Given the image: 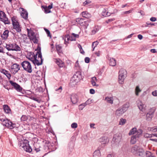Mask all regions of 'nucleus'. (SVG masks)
Instances as JSON below:
<instances>
[{"instance_id":"nucleus-52","label":"nucleus","mask_w":157,"mask_h":157,"mask_svg":"<svg viewBox=\"0 0 157 157\" xmlns=\"http://www.w3.org/2000/svg\"><path fill=\"white\" fill-rule=\"evenodd\" d=\"M5 75L9 79H10L11 75V74L9 73L8 71H7V72H6Z\"/></svg>"},{"instance_id":"nucleus-16","label":"nucleus","mask_w":157,"mask_h":157,"mask_svg":"<svg viewBox=\"0 0 157 157\" xmlns=\"http://www.w3.org/2000/svg\"><path fill=\"white\" fill-rule=\"evenodd\" d=\"M137 106L140 110L142 111L146 107L145 105L143 104L142 102L140 101H139L137 102Z\"/></svg>"},{"instance_id":"nucleus-41","label":"nucleus","mask_w":157,"mask_h":157,"mask_svg":"<svg viewBox=\"0 0 157 157\" xmlns=\"http://www.w3.org/2000/svg\"><path fill=\"white\" fill-rule=\"evenodd\" d=\"M126 121V120L125 119H124L121 118L120 119V121L119 122V125H123L124 124Z\"/></svg>"},{"instance_id":"nucleus-44","label":"nucleus","mask_w":157,"mask_h":157,"mask_svg":"<svg viewBox=\"0 0 157 157\" xmlns=\"http://www.w3.org/2000/svg\"><path fill=\"white\" fill-rule=\"evenodd\" d=\"M99 30L98 27H96L91 31L92 34H95Z\"/></svg>"},{"instance_id":"nucleus-24","label":"nucleus","mask_w":157,"mask_h":157,"mask_svg":"<svg viewBox=\"0 0 157 157\" xmlns=\"http://www.w3.org/2000/svg\"><path fill=\"white\" fill-rule=\"evenodd\" d=\"M98 80L95 77H94L91 78L90 82L93 86H98V85L96 84V82Z\"/></svg>"},{"instance_id":"nucleus-1","label":"nucleus","mask_w":157,"mask_h":157,"mask_svg":"<svg viewBox=\"0 0 157 157\" xmlns=\"http://www.w3.org/2000/svg\"><path fill=\"white\" fill-rule=\"evenodd\" d=\"M131 152L136 156L144 157L145 155L144 150L141 147L135 145L131 149Z\"/></svg>"},{"instance_id":"nucleus-33","label":"nucleus","mask_w":157,"mask_h":157,"mask_svg":"<svg viewBox=\"0 0 157 157\" xmlns=\"http://www.w3.org/2000/svg\"><path fill=\"white\" fill-rule=\"evenodd\" d=\"M4 46L8 51H13L12 44H6Z\"/></svg>"},{"instance_id":"nucleus-46","label":"nucleus","mask_w":157,"mask_h":157,"mask_svg":"<svg viewBox=\"0 0 157 157\" xmlns=\"http://www.w3.org/2000/svg\"><path fill=\"white\" fill-rule=\"evenodd\" d=\"M37 144H35V146L33 148V150L35 151L36 152H37L40 151V147H37Z\"/></svg>"},{"instance_id":"nucleus-37","label":"nucleus","mask_w":157,"mask_h":157,"mask_svg":"<svg viewBox=\"0 0 157 157\" xmlns=\"http://www.w3.org/2000/svg\"><path fill=\"white\" fill-rule=\"evenodd\" d=\"M101 154L100 151L99 150H96L93 153V156H97L98 157H99L101 156Z\"/></svg>"},{"instance_id":"nucleus-40","label":"nucleus","mask_w":157,"mask_h":157,"mask_svg":"<svg viewBox=\"0 0 157 157\" xmlns=\"http://www.w3.org/2000/svg\"><path fill=\"white\" fill-rule=\"evenodd\" d=\"M136 128H133L130 130L128 134L130 136L132 134H134L136 133Z\"/></svg>"},{"instance_id":"nucleus-56","label":"nucleus","mask_w":157,"mask_h":157,"mask_svg":"<svg viewBox=\"0 0 157 157\" xmlns=\"http://www.w3.org/2000/svg\"><path fill=\"white\" fill-rule=\"evenodd\" d=\"M133 10V9L132 8L128 11H124V12H123V13L124 14H129V13H131L132 12Z\"/></svg>"},{"instance_id":"nucleus-39","label":"nucleus","mask_w":157,"mask_h":157,"mask_svg":"<svg viewBox=\"0 0 157 157\" xmlns=\"http://www.w3.org/2000/svg\"><path fill=\"white\" fill-rule=\"evenodd\" d=\"M147 157H156L155 156L152 154L151 152L147 151L146 152Z\"/></svg>"},{"instance_id":"nucleus-13","label":"nucleus","mask_w":157,"mask_h":157,"mask_svg":"<svg viewBox=\"0 0 157 157\" xmlns=\"http://www.w3.org/2000/svg\"><path fill=\"white\" fill-rule=\"evenodd\" d=\"M54 59V61L59 67H63L64 66V63L59 58L55 59Z\"/></svg>"},{"instance_id":"nucleus-32","label":"nucleus","mask_w":157,"mask_h":157,"mask_svg":"<svg viewBox=\"0 0 157 157\" xmlns=\"http://www.w3.org/2000/svg\"><path fill=\"white\" fill-rule=\"evenodd\" d=\"M74 80H72V78H71L70 82V85L71 86L73 87L76 85V83L79 81H76L77 80L75 78Z\"/></svg>"},{"instance_id":"nucleus-36","label":"nucleus","mask_w":157,"mask_h":157,"mask_svg":"<svg viewBox=\"0 0 157 157\" xmlns=\"http://www.w3.org/2000/svg\"><path fill=\"white\" fill-rule=\"evenodd\" d=\"M56 47L57 52L59 55L62 53V47L61 46L59 45H57Z\"/></svg>"},{"instance_id":"nucleus-55","label":"nucleus","mask_w":157,"mask_h":157,"mask_svg":"<svg viewBox=\"0 0 157 157\" xmlns=\"http://www.w3.org/2000/svg\"><path fill=\"white\" fill-rule=\"evenodd\" d=\"M32 99L33 100L37 101V102L40 103L41 102V100L38 99L37 98L34 97H33L32 98Z\"/></svg>"},{"instance_id":"nucleus-14","label":"nucleus","mask_w":157,"mask_h":157,"mask_svg":"<svg viewBox=\"0 0 157 157\" xmlns=\"http://www.w3.org/2000/svg\"><path fill=\"white\" fill-rule=\"evenodd\" d=\"M99 141L100 142L101 144H105L108 143L109 140L107 137L103 136L99 139Z\"/></svg>"},{"instance_id":"nucleus-22","label":"nucleus","mask_w":157,"mask_h":157,"mask_svg":"<svg viewBox=\"0 0 157 157\" xmlns=\"http://www.w3.org/2000/svg\"><path fill=\"white\" fill-rule=\"evenodd\" d=\"M113 13H110L107 10L105 9H104L102 11V14L103 16L106 17L108 16H109Z\"/></svg>"},{"instance_id":"nucleus-20","label":"nucleus","mask_w":157,"mask_h":157,"mask_svg":"<svg viewBox=\"0 0 157 157\" xmlns=\"http://www.w3.org/2000/svg\"><path fill=\"white\" fill-rule=\"evenodd\" d=\"M109 64L112 66H115L116 65V62L115 59L113 58H110L109 59Z\"/></svg>"},{"instance_id":"nucleus-3","label":"nucleus","mask_w":157,"mask_h":157,"mask_svg":"<svg viewBox=\"0 0 157 157\" xmlns=\"http://www.w3.org/2000/svg\"><path fill=\"white\" fill-rule=\"evenodd\" d=\"M126 71L124 69H121L119 72L118 82L120 84H123L125 78L126 76Z\"/></svg>"},{"instance_id":"nucleus-11","label":"nucleus","mask_w":157,"mask_h":157,"mask_svg":"<svg viewBox=\"0 0 157 157\" xmlns=\"http://www.w3.org/2000/svg\"><path fill=\"white\" fill-rule=\"evenodd\" d=\"M76 79V81H79L80 79L82 78L81 72L80 71H78L75 73L72 77V80L73 79Z\"/></svg>"},{"instance_id":"nucleus-38","label":"nucleus","mask_w":157,"mask_h":157,"mask_svg":"<svg viewBox=\"0 0 157 157\" xmlns=\"http://www.w3.org/2000/svg\"><path fill=\"white\" fill-rule=\"evenodd\" d=\"M105 100H106L108 102L111 104H112L113 103V98L109 97H107L105 98Z\"/></svg>"},{"instance_id":"nucleus-61","label":"nucleus","mask_w":157,"mask_h":157,"mask_svg":"<svg viewBox=\"0 0 157 157\" xmlns=\"http://www.w3.org/2000/svg\"><path fill=\"white\" fill-rule=\"evenodd\" d=\"M7 71L4 69H1V72L2 73H3V74H4L5 75Z\"/></svg>"},{"instance_id":"nucleus-2","label":"nucleus","mask_w":157,"mask_h":157,"mask_svg":"<svg viewBox=\"0 0 157 157\" xmlns=\"http://www.w3.org/2000/svg\"><path fill=\"white\" fill-rule=\"evenodd\" d=\"M33 60H32V61L34 64H36L37 66L42 64L43 59L40 49L36 53V55L33 56Z\"/></svg>"},{"instance_id":"nucleus-17","label":"nucleus","mask_w":157,"mask_h":157,"mask_svg":"<svg viewBox=\"0 0 157 157\" xmlns=\"http://www.w3.org/2000/svg\"><path fill=\"white\" fill-rule=\"evenodd\" d=\"M29 144V141L26 139H23V140L21 141L20 143V146L22 148L25 147L27 144Z\"/></svg>"},{"instance_id":"nucleus-12","label":"nucleus","mask_w":157,"mask_h":157,"mask_svg":"<svg viewBox=\"0 0 157 157\" xmlns=\"http://www.w3.org/2000/svg\"><path fill=\"white\" fill-rule=\"evenodd\" d=\"M78 97L76 94H72L71 96V100L73 104H75L77 103L78 100Z\"/></svg>"},{"instance_id":"nucleus-34","label":"nucleus","mask_w":157,"mask_h":157,"mask_svg":"<svg viewBox=\"0 0 157 157\" xmlns=\"http://www.w3.org/2000/svg\"><path fill=\"white\" fill-rule=\"evenodd\" d=\"M141 91V90L140 89L139 86H136L135 89V94L137 96H138L139 95V93Z\"/></svg>"},{"instance_id":"nucleus-30","label":"nucleus","mask_w":157,"mask_h":157,"mask_svg":"<svg viewBox=\"0 0 157 157\" xmlns=\"http://www.w3.org/2000/svg\"><path fill=\"white\" fill-rule=\"evenodd\" d=\"M21 16L25 19L27 20L28 17V13L26 11H25L21 13Z\"/></svg>"},{"instance_id":"nucleus-57","label":"nucleus","mask_w":157,"mask_h":157,"mask_svg":"<svg viewBox=\"0 0 157 157\" xmlns=\"http://www.w3.org/2000/svg\"><path fill=\"white\" fill-rule=\"evenodd\" d=\"M150 131H151L152 132H156L157 131V127H154L152 128H150Z\"/></svg>"},{"instance_id":"nucleus-64","label":"nucleus","mask_w":157,"mask_h":157,"mask_svg":"<svg viewBox=\"0 0 157 157\" xmlns=\"http://www.w3.org/2000/svg\"><path fill=\"white\" fill-rule=\"evenodd\" d=\"M152 95L155 96H157V90H155L152 92Z\"/></svg>"},{"instance_id":"nucleus-53","label":"nucleus","mask_w":157,"mask_h":157,"mask_svg":"<svg viewBox=\"0 0 157 157\" xmlns=\"http://www.w3.org/2000/svg\"><path fill=\"white\" fill-rule=\"evenodd\" d=\"M12 24L13 25L14 24H16L17 23H18V22L16 20V19L15 17H13L12 18Z\"/></svg>"},{"instance_id":"nucleus-26","label":"nucleus","mask_w":157,"mask_h":157,"mask_svg":"<svg viewBox=\"0 0 157 157\" xmlns=\"http://www.w3.org/2000/svg\"><path fill=\"white\" fill-rule=\"evenodd\" d=\"M9 31L8 30H6L3 32L2 35L1 37L4 40L6 39L8 36V33Z\"/></svg>"},{"instance_id":"nucleus-31","label":"nucleus","mask_w":157,"mask_h":157,"mask_svg":"<svg viewBox=\"0 0 157 157\" xmlns=\"http://www.w3.org/2000/svg\"><path fill=\"white\" fill-rule=\"evenodd\" d=\"M41 8L46 13H48L51 12L50 10L47 8V6H41Z\"/></svg>"},{"instance_id":"nucleus-28","label":"nucleus","mask_w":157,"mask_h":157,"mask_svg":"<svg viewBox=\"0 0 157 157\" xmlns=\"http://www.w3.org/2000/svg\"><path fill=\"white\" fill-rule=\"evenodd\" d=\"M27 145L25 147H24L23 149L26 151V152H30L32 151V149L31 147L29 146V144H26Z\"/></svg>"},{"instance_id":"nucleus-5","label":"nucleus","mask_w":157,"mask_h":157,"mask_svg":"<svg viewBox=\"0 0 157 157\" xmlns=\"http://www.w3.org/2000/svg\"><path fill=\"white\" fill-rule=\"evenodd\" d=\"M0 20L5 24H10V22L8 20V18L6 17V14L4 12L2 11H0Z\"/></svg>"},{"instance_id":"nucleus-25","label":"nucleus","mask_w":157,"mask_h":157,"mask_svg":"<svg viewBox=\"0 0 157 157\" xmlns=\"http://www.w3.org/2000/svg\"><path fill=\"white\" fill-rule=\"evenodd\" d=\"M3 108L5 112L6 113H10L11 112V109L7 105H3Z\"/></svg>"},{"instance_id":"nucleus-63","label":"nucleus","mask_w":157,"mask_h":157,"mask_svg":"<svg viewBox=\"0 0 157 157\" xmlns=\"http://www.w3.org/2000/svg\"><path fill=\"white\" fill-rule=\"evenodd\" d=\"M156 19L155 17H151L150 18V20L151 21H156Z\"/></svg>"},{"instance_id":"nucleus-10","label":"nucleus","mask_w":157,"mask_h":157,"mask_svg":"<svg viewBox=\"0 0 157 157\" xmlns=\"http://www.w3.org/2000/svg\"><path fill=\"white\" fill-rule=\"evenodd\" d=\"M154 112L155 109L154 108L151 109H150L149 112L146 115V118L147 120L150 121L151 120L153 117Z\"/></svg>"},{"instance_id":"nucleus-45","label":"nucleus","mask_w":157,"mask_h":157,"mask_svg":"<svg viewBox=\"0 0 157 157\" xmlns=\"http://www.w3.org/2000/svg\"><path fill=\"white\" fill-rule=\"evenodd\" d=\"M98 42L97 41H94L92 45V47L93 48L92 51L94 50V48L98 44Z\"/></svg>"},{"instance_id":"nucleus-8","label":"nucleus","mask_w":157,"mask_h":157,"mask_svg":"<svg viewBox=\"0 0 157 157\" xmlns=\"http://www.w3.org/2000/svg\"><path fill=\"white\" fill-rule=\"evenodd\" d=\"M28 36L30 41H33L35 44H37L38 43V40L36 38L34 33L33 32H31L30 33H28Z\"/></svg>"},{"instance_id":"nucleus-15","label":"nucleus","mask_w":157,"mask_h":157,"mask_svg":"<svg viewBox=\"0 0 157 157\" xmlns=\"http://www.w3.org/2000/svg\"><path fill=\"white\" fill-rule=\"evenodd\" d=\"M126 111V109L119 108L116 112V114L117 116H120L122 115Z\"/></svg>"},{"instance_id":"nucleus-51","label":"nucleus","mask_w":157,"mask_h":157,"mask_svg":"<svg viewBox=\"0 0 157 157\" xmlns=\"http://www.w3.org/2000/svg\"><path fill=\"white\" fill-rule=\"evenodd\" d=\"M9 120L7 119H6L5 120L3 121V123L2 124L4 125L6 127L7 124Z\"/></svg>"},{"instance_id":"nucleus-48","label":"nucleus","mask_w":157,"mask_h":157,"mask_svg":"<svg viewBox=\"0 0 157 157\" xmlns=\"http://www.w3.org/2000/svg\"><path fill=\"white\" fill-rule=\"evenodd\" d=\"M144 136L145 138H151L153 136V135L146 133L144 134Z\"/></svg>"},{"instance_id":"nucleus-47","label":"nucleus","mask_w":157,"mask_h":157,"mask_svg":"<svg viewBox=\"0 0 157 157\" xmlns=\"http://www.w3.org/2000/svg\"><path fill=\"white\" fill-rule=\"evenodd\" d=\"M82 16L85 18H88V13L87 11H83L82 13Z\"/></svg>"},{"instance_id":"nucleus-59","label":"nucleus","mask_w":157,"mask_h":157,"mask_svg":"<svg viewBox=\"0 0 157 157\" xmlns=\"http://www.w3.org/2000/svg\"><path fill=\"white\" fill-rule=\"evenodd\" d=\"M72 35L73 36V37L75 38V39H76V38H78L79 35L78 34H76L74 33H72Z\"/></svg>"},{"instance_id":"nucleus-35","label":"nucleus","mask_w":157,"mask_h":157,"mask_svg":"<svg viewBox=\"0 0 157 157\" xmlns=\"http://www.w3.org/2000/svg\"><path fill=\"white\" fill-rule=\"evenodd\" d=\"M66 37L67 38V41L71 40V41H75L76 39H75V38L73 37V36L72 35L71 36H70L69 35L67 34L66 35H65Z\"/></svg>"},{"instance_id":"nucleus-9","label":"nucleus","mask_w":157,"mask_h":157,"mask_svg":"<svg viewBox=\"0 0 157 157\" xmlns=\"http://www.w3.org/2000/svg\"><path fill=\"white\" fill-rule=\"evenodd\" d=\"M9 82L12 86H13L14 88L17 91L19 92H21L22 91V88L17 83L15 82H13L12 80L10 81Z\"/></svg>"},{"instance_id":"nucleus-58","label":"nucleus","mask_w":157,"mask_h":157,"mask_svg":"<svg viewBox=\"0 0 157 157\" xmlns=\"http://www.w3.org/2000/svg\"><path fill=\"white\" fill-rule=\"evenodd\" d=\"M128 104H125L123 105V107L122 108V109H126V110L128 108Z\"/></svg>"},{"instance_id":"nucleus-7","label":"nucleus","mask_w":157,"mask_h":157,"mask_svg":"<svg viewBox=\"0 0 157 157\" xmlns=\"http://www.w3.org/2000/svg\"><path fill=\"white\" fill-rule=\"evenodd\" d=\"M20 69L19 65L17 63H14L11 66L10 71L14 74L17 72Z\"/></svg>"},{"instance_id":"nucleus-4","label":"nucleus","mask_w":157,"mask_h":157,"mask_svg":"<svg viewBox=\"0 0 157 157\" xmlns=\"http://www.w3.org/2000/svg\"><path fill=\"white\" fill-rule=\"evenodd\" d=\"M21 65L24 70L27 72L29 73H31L32 72V67L29 62L24 61L21 63Z\"/></svg>"},{"instance_id":"nucleus-29","label":"nucleus","mask_w":157,"mask_h":157,"mask_svg":"<svg viewBox=\"0 0 157 157\" xmlns=\"http://www.w3.org/2000/svg\"><path fill=\"white\" fill-rule=\"evenodd\" d=\"M27 145L25 147H24L23 149L26 151V152H30L32 151V149L31 147L29 146V144H26Z\"/></svg>"},{"instance_id":"nucleus-60","label":"nucleus","mask_w":157,"mask_h":157,"mask_svg":"<svg viewBox=\"0 0 157 157\" xmlns=\"http://www.w3.org/2000/svg\"><path fill=\"white\" fill-rule=\"evenodd\" d=\"M62 86H60L58 89L56 90V91H58L59 92H61L62 91Z\"/></svg>"},{"instance_id":"nucleus-21","label":"nucleus","mask_w":157,"mask_h":157,"mask_svg":"<svg viewBox=\"0 0 157 157\" xmlns=\"http://www.w3.org/2000/svg\"><path fill=\"white\" fill-rule=\"evenodd\" d=\"M16 126V124L13 123L12 122L9 120L6 127L10 129H12Z\"/></svg>"},{"instance_id":"nucleus-42","label":"nucleus","mask_w":157,"mask_h":157,"mask_svg":"<svg viewBox=\"0 0 157 157\" xmlns=\"http://www.w3.org/2000/svg\"><path fill=\"white\" fill-rule=\"evenodd\" d=\"M88 100H87V101H86V102L85 103H84L83 104H82L79 106V109L80 110H82V109L84 107L87 105L86 104V103L87 102Z\"/></svg>"},{"instance_id":"nucleus-43","label":"nucleus","mask_w":157,"mask_h":157,"mask_svg":"<svg viewBox=\"0 0 157 157\" xmlns=\"http://www.w3.org/2000/svg\"><path fill=\"white\" fill-rule=\"evenodd\" d=\"M142 131L141 129H139L138 130H136V135H135L137 137L139 138L140 136L141 135L142 133Z\"/></svg>"},{"instance_id":"nucleus-19","label":"nucleus","mask_w":157,"mask_h":157,"mask_svg":"<svg viewBox=\"0 0 157 157\" xmlns=\"http://www.w3.org/2000/svg\"><path fill=\"white\" fill-rule=\"evenodd\" d=\"M13 25V29H15L17 32H20L21 31V29L18 22L14 24Z\"/></svg>"},{"instance_id":"nucleus-6","label":"nucleus","mask_w":157,"mask_h":157,"mask_svg":"<svg viewBox=\"0 0 157 157\" xmlns=\"http://www.w3.org/2000/svg\"><path fill=\"white\" fill-rule=\"evenodd\" d=\"M121 139V136L120 134H115L113 138L112 143L113 144H117L120 142Z\"/></svg>"},{"instance_id":"nucleus-50","label":"nucleus","mask_w":157,"mask_h":157,"mask_svg":"<svg viewBox=\"0 0 157 157\" xmlns=\"http://www.w3.org/2000/svg\"><path fill=\"white\" fill-rule=\"evenodd\" d=\"M71 127L73 128H75L78 127L77 124L76 123H73L71 124Z\"/></svg>"},{"instance_id":"nucleus-23","label":"nucleus","mask_w":157,"mask_h":157,"mask_svg":"<svg viewBox=\"0 0 157 157\" xmlns=\"http://www.w3.org/2000/svg\"><path fill=\"white\" fill-rule=\"evenodd\" d=\"M12 47L13 51H17L21 50V48L15 43L12 44Z\"/></svg>"},{"instance_id":"nucleus-62","label":"nucleus","mask_w":157,"mask_h":157,"mask_svg":"<svg viewBox=\"0 0 157 157\" xmlns=\"http://www.w3.org/2000/svg\"><path fill=\"white\" fill-rule=\"evenodd\" d=\"M90 93L91 94H94L95 93V90L93 89H90Z\"/></svg>"},{"instance_id":"nucleus-54","label":"nucleus","mask_w":157,"mask_h":157,"mask_svg":"<svg viewBox=\"0 0 157 157\" xmlns=\"http://www.w3.org/2000/svg\"><path fill=\"white\" fill-rule=\"evenodd\" d=\"M44 30L48 35V36L51 37V35L50 34V31L48 29H45Z\"/></svg>"},{"instance_id":"nucleus-18","label":"nucleus","mask_w":157,"mask_h":157,"mask_svg":"<svg viewBox=\"0 0 157 157\" xmlns=\"http://www.w3.org/2000/svg\"><path fill=\"white\" fill-rule=\"evenodd\" d=\"M33 134L30 132H27L23 136L24 138H25V139L29 140H31V139L32 138Z\"/></svg>"},{"instance_id":"nucleus-49","label":"nucleus","mask_w":157,"mask_h":157,"mask_svg":"<svg viewBox=\"0 0 157 157\" xmlns=\"http://www.w3.org/2000/svg\"><path fill=\"white\" fill-rule=\"evenodd\" d=\"M27 119V116L25 115H22L21 118V120L22 121H25Z\"/></svg>"},{"instance_id":"nucleus-27","label":"nucleus","mask_w":157,"mask_h":157,"mask_svg":"<svg viewBox=\"0 0 157 157\" xmlns=\"http://www.w3.org/2000/svg\"><path fill=\"white\" fill-rule=\"evenodd\" d=\"M138 138L137 137L136 135H133L131 137V143L132 144H135L136 143V140H137V139Z\"/></svg>"}]
</instances>
